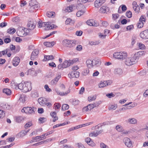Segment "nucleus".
I'll use <instances>...</instances> for the list:
<instances>
[{
  "label": "nucleus",
  "instance_id": "obj_1",
  "mask_svg": "<svg viewBox=\"0 0 148 148\" xmlns=\"http://www.w3.org/2000/svg\"><path fill=\"white\" fill-rule=\"evenodd\" d=\"M23 92L26 93L32 90L31 84L28 82H26L24 83H21L19 86Z\"/></svg>",
  "mask_w": 148,
  "mask_h": 148
},
{
  "label": "nucleus",
  "instance_id": "obj_2",
  "mask_svg": "<svg viewBox=\"0 0 148 148\" xmlns=\"http://www.w3.org/2000/svg\"><path fill=\"white\" fill-rule=\"evenodd\" d=\"M36 25V22L35 21L34 22L33 21H29L27 24L28 28L27 29H25V31L27 32V34H30L31 33H30L29 30L32 31L35 28Z\"/></svg>",
  "mask_w": 148,
  "mask_h": 148
},
{
  "label": "nucleus",
  "instance_id": "obj_3",
  "mask_svg": "<svg viewBox=\"0 0 148 148\" xmlns=\"http://www.w3.org/2000/svg\"><path fill=\"white\" fill-rule=\"evenodd\" d=\"M64 45L71 47L75 46L76 44L77 41L75 40H70L66 39L64 40Z\"/></svg>",
  "mask_w": 148,
  "mask_h": 148
},
{
  "label": "nucleus",
  "instance_id": "obj_4",
  "mask_svg": "<svg viewBox=\"0 0 148 148\" xmlns=\"http://www.w3.org/2000/svg\"><path fill=\"white\" fill-rule=\"evenodd\" d=\"M42 24H41L42 27H45V30H48L54 28L56 26L53 24H51L50 22H44L42 23Z\"/></svg>",
  "mask_w": 148,
  "mask_h": 148
},
{
  "label": "nucleus",
  "instance_id": "obj_5",
  "mask_svg": "<svg viewBox=\"0 0 148 148\" xmlns=\"http://www.w3.org/2000/svg\"><path fill=\"white\" fill-rule=\"evenodd\" d=\"M137 62L136 59L133 56L126 58L125 61V64L127 66H130Z\"/></svg>",
  "mask_w": 148,
  "mask_h": 148
},
{
  "label": "nucleus",
  "instance_id": "obj_6",
  "mask_svg": "<svg viewBox=\"0 0 148 148\" xmlns=\"http://www.w3.org/2000/svg\"><path fill=\"white\" fill-rule=\"evenodd\" d=\"M34 107H24L22 110V112H24L26 114H33L34 112Z\"/></svg>",
  "mask_w": 148,
  "mask_h": 148
},
{
  "label": "nucleus",
  "instance_id": "obj_7",
  "mask_svg": "<svg viewBox=\"0 0 148 148\" xmlns=\"http://www.w3.org/2000/svg\"><path fill=\"white\" fill-rule=\"evenodd\" d=\"M112 82L110 81H101L98 84L99 88H103L111 84Z\"/></svg>",
  "mask_w": 148,
  "mask_h": 148
},
{
  "label": "nucleus",
  "instance_id": "obj_8",
  "mask_svg": "<svg viewBox=\"0 0 148 148\" xmlns=\"http://www.w3.org/2000/svg\"><path fill=\"white\" fill-rule=\"evenodd\" d=\"M55 91L57 94L61 96H66L69 94L71 91V89L69 88L67 90L64 92H61L57 88L55 89Z\"/></svg>",
  "mask_w": 148,
  "mask_h": 148
},
{
  "label": "nucleus",
  "instance_id": "obj_9",
  "mask_svg": "<svg viewBox=\"0 0 148 148\" xmlns=\"http://www.w3.org/2000/svg\"><path fill=\"white\" fill-rule=\"evenodd\" d=\"M145 53L146 51H139L136 53L133 56L134 58L136 59V60L137 62L138 58L145 55Z\"/></svg>",
  "mask_w": 148,
  "mask_h": 148
},
{
  "label": "nucleus",
  "instance_id": "obj_10",
  "mask_svg": "<svg viewBox=\"0 0 148 148\" xmlns=\"http://www.w3.org/2000/svg\"><path fill=\"white\" fill-rule=\"evenodd\" d=\"M123 142L126 146L128 147H133L132 143L130 139L127 137H125L123 139Z\"/></svg>",
  "mask_w": 148,
  "mask_h": 148
},
{
  "label": "nucleus",
  "instance_id": "obj_11",
  "mask_svg": "<svg viewBox=\"0 0 148 148\" xmlns=\"http://www.w3.org/2000/svg\"><path fill=\"white\" fill-rule=\"evenodd\" d=\"M39 53V51L38 49H35L32 52L31 56L30 59L32 60H34L37 58L38 57V55Z\"/></svg>",
  "mask_w": 148,
  "mask_h": 148
},
{
  "label": "nucleus",
  "instance_id": "obj_12",
  "mask_svg": "<svg viewBox=\"0 0 148 148\" xmlns=\"http://www.w3.org/2000/svg\"><path fill=\"white\" fill-rule=\"evenodd\" d=\"M79 73L77 71H73L68 74V76L70 78H78L79 77Z\"/></svg>",
  "mask_w": 148,
  "mask_h": 148
},
{
  "label": "nucleus",
  "instance_id": "obj_13",
  "mask_svg": "<svg viewBox=\"0 0 148 148\" xmlns=\"http://www.w3.org/2000/svg\"><path fill=\"white\" fill-rule=\"evenodd\" d=\"M140 36L143 39H148V29L141 32Z\"/></svg>",
  "mask_w": 148,
  "mask_h": 148
},
{
  "label": "nucleus",
  "instance_id": "obj_14",
  "mask_svg": "<svg viewBox=\"0 0 148 148\" xmlns=\"http://www.w3.org/2000/svg\"><path fill=\"white\" fill-rule=\"evenodd\" d=\"M20 61L19 58L17 57H15L12 61V64L14 66H16L19 64Z\"/></svg>",
  "mask_w": 148,
  "mask_h": 148
},
{
  "label": "nucleus",
  "instance_id": "obj_15",
  "mask_svg": "<svg viewBox=\"0 0 148 148\" xmlns=\"http://www.w3.org/2000/svg\"><path fill=\"white\" fill-rule=\"evenodd\" d=\"M47 99L46 98L41 97L38 99V102L40 105L42 106H45L46 102H47Z\"/></svg>",
  "mask_w": 148,
  "mask_h": 148
},
{
  "label": "nucleus",
  "instance_id": "obj_16",
  "mask_svg": "<svg viewBox=\"0 0 148 148\" xmlns=\"http://www.w3.org/2000/svg\"><path fill=\"white\" fill-rule=\"evenodd\" d=\"M93 123V122H91L89 123H86L85 124H83L82 125H79L77 126L76 127H73V128H70L69 130L71 131L77 129L79 128L82 127L83 126H88L90 124H92Z\"/></svg>",
  "mask_w": 148,
  "mask_h": 148
},
{
  "label": "nucleus",
  "instance_id": "obj_17",
  "mask_svg": "<svg viewBox=\"0 0 148 148\" xmlns=\"http://www.w3.org/2000/svg\"><path fill=\"white\" fill-rule=\"evenodd\" d=\"M61 77V74H58L53 79L51 80V83L52 85H56L59 79Z\"/></svg>",
  "mask_w": 148,
  "mask_h": 148
},
{
  "label": "nucleus",
  "instance_id": "obj_18",
  "mask_svg": "<svg viewBox=\"0 0 148 148\" xmlns=\"http://www.w3.org/2000/svg\"><path fill=\"white\" fill-rule=\"evenodd\" d=\"M87 67L89 69L92 68L94 67L93 60L88 59L86 61Z\"/></svg>",
  "mask_w": 148,
  "mask_h": 148
},
{
  "label": "nucleus",
  "instance_id": "obj_19",
  "mask_svg": "<svg viewBox=\"0 0 148 148\" xmlns=\"http://www.w3.org/2000/svg\"><path fill=\"white\" fill-rule=\"evenodd\" d=\"M103 0H96L94 2V6L95 7L99 8L103 3L102 1Z\"/></svg>",
  "mask_w": 148,
  "mask_h": 148
},
{
  "label": "nucleus",
  "instance_id": "obj_20",
  "mask_svg": "<svg viewBox=\"0 0 148 148\" xmlns=\"http://www.w3.org/2000/svg\"><path fill=\"white\" fill-rule=\"evenodd\" d=\"M108 8L106 6H102L100 8L99 10L100 12L102 13H106L107 12L109 11Z\"/></svg>",
  "mask_w": 148,
  "mask_h": 148
},
{
  "label": "nucleus",
  "instance_id": "obj_21",
  "mask_svg": "<svg viewBox=\"0 0 148 148\" xmlns=\"http://www.w3.org/2000/svg\"><path fill=\"white\" fill-rule=\"evenodd\" d=\"M46 138V137H45V134H43L42 135L37 136L35 137H33L32 138V139H36V141H38L39 140H41L45 139Z\"/></svg>",
  "mask_w": 148,
  "mask_h": 148
},
{
  "label": "nucleus",
  "instance_id": "obj_22",
  "mask_svg": "<svg viewBox=\"0 0 148 148\" xmlns=\"http://www.w3.org/2000/svg\"><path fill=\"white\" fill-rule=\"evenodd\" d=\"M86 23L87 25L91 26H97L98 25V24L96 23L92 20H89L87 21Z\"/></svg>",
  "mask_w": 148,
  "mask_h": 148
},
{
  "label": "nucleus",
  "instance_id": "obj_23",
  "mask_svg": "<svg viewBox=\"0 0 148 148\" xmlns=\"http://www.w3.org/2000/svg\"><path fill=\"white\" fill-rule=\"evenodd\" d=\"M93 62L94 67H97L99 66L101 64V62L100 60L98 59L97 60H93Z\"/></svg>",
  "mask_w": 148,
  "mask_h": 148
},
{
  "label": "nucleus",
  "instance_id": "obj_24",
  "mask_svg": "<svg viewBox=\"0 0 148 148\" xmlns=\"http://www.w3.org/2000/svg\"><path fill=\"white\" fill-rule=\"evenodd\" d=\"M25 31H25V29L24 30L22 29L21 31H19V32H18V35L19 36L23 37L26 35H29L30 34H27V32H26V33H25L24 32Z\"/></svg>",
  "mask_w": 148,
  "mask_h": 148
},
{
  "label": "nucleus",
  "instance_id": "obj_25",
  "mask_svg": "<svg viewBox=\"0 0 148 148\" xmlns=\"http://www.w3.org/2000/svg\"><path fill=\"white\" fill-rule=\"evenodd\" d=\"M31 96L33 98H36L39 96V94L37 91L33 90L31 92Z\"/></svg>",
  "mask_w": 148,
  "mask_h": 148
},
{
  "label": "nucleus",
  "instance_id": "obj_26",
  "mask_svg": "<svg viewBox=\"0 0 148 148\" xmlns=\"http://www.w3.org/2000/svg\"><path fill=\"white\" fill-rule=\"evenodd\" d=\"M3 92L7 95H10L11 94V91L10 89L7 88H4L3 90Z\"/></svg>",
  "mask_w": 148,
  "mask_h": 148
},
{
  "label": "nucleus",
  "instance_id": "obj_27",
  "mask_svg": "<svg viewBox=\"0 0 148 148\" xmlns=\"http://www.w3.org/2000/svg\"><path fill=\"white\" fill-rule=\"evenodd\" d=\"M24 120V117L22 116H16L15 117V121L16 122L20 123L23 121Z\"/></svg>",
  "mask_w": 148,
  "mask_h": 148
},
{
  "label": "nucleus",
  "instance_id": "obj_28",
  "mask_svg": "<svg viewBox=\"0 0 148 148\" xmlns=\"http://www.w3.org/2000/svg\"><path fill=\"white\" fill-rule=\"evenodd\" d=\"M129 123L132 124H136L137 123V120L134 118H130L128 120Z\"/></svg>",
  "mask_w": 148,
  "mask_h": 148
},
{
  "label": "nucleus",
  "instance_id": "obj_29",
  "mask_svg": "<svg viewBox=\"0 0 148 148\" xmlns=\"http://www.w3.org/2000/svg\"><path fill=\"white\" fill-rule=\"evenodd\" d=\"M121 52L114 53L113 54V56L114 58L118 59H121Z\"/></svg>",
  "mask_w": 148,
  "mask_h": 148
},
{
  "label": "nucleus",
  "instance_id": "obj_30",
  "mask_svg": "<svg viewBox=\"0 0 148 148\" xmlns=\"http://www.w3.org/2000/svg\"><path fill=\"white\" fill-rule=\"evenodd\" d=\"M121 59L123 60L125 59L127 56V54L126 52H121Z\"/></svg>",
  "mask_w": 148,
  "mask_h": 148
},
{
  "label": "nucleus",
  "instance_id": "obj_31",
  "mask_svg": "<svg viewBox=\"0 0 148 148\" xmlns=\"http://www.w3.org/2000/svg\"><path fill=\"white\" fill-rule=\"evenodd\" d=\"M115 129L119 132H121L124 129L123 127L121 125H117L116 126Z\"/></svg>",
  "mask_w": 148,
  "mask_h": 148
},
{
  "label": "nucleus",
  "instance_id": "obj_32",
  "mask_svg": "<svg viewBox=\"0 0 148 148\" xmlns=\"http://www.w3.org/2000/svg\"><path fill=\"white\" fill-rule=\"evenodd\" d=\"M63 63L64 64V66L65 68L71 65L69 60H65Z\"/></svg>",
  "mask_w": 148,
  "mask_h": 148
},
{
  "label": "nucleus",
  "instance_id": "obj_33",
  "mask_svg": "<svg viewBox=\"0 0 148 148\" xmlns=\"http://www.w3.org/2000/svg\"><path fill=\"white\" fill-rule=\"evenodd\" d=\"M15 31V29L12 27L10 28L7 30L8 33L10 34H13Z\"/></svg>",
  "mask_w": 148,
  "mask_h": 148
},
{
  "label": "nucleus",
  "instance_id": "obj_34",
  "mask_svg": "<svg viewBox=\"0 0 148 148\" xmlns=\"http://www.w3.org/2000/svg\"><path fill=\"white\" fill-rule=\"evenodd\" d=\"M114 73L116 74L121 75L122 73V70L120 68L116 69L114 70Z\"/></svg>",
  "mask_w": 148,
  "mask_h": 148
},
{
  "label": "nucleus",
  "instance_id": "obj_35",
  "mask_svg": "<svg viewBox=\"0 0 148 148\" xmlns=\"http://www.w3.org/2000/svg\"><path fill=\"white\" fill-rule=\"evenodd\" d=\"M97 97V96L96 95H94L93 96H91L89 97H88V100L89 101H95Z\"/></svg>",
  "mask_w": 148,
  "mask_h": 148
},
{
  "label": "nucleus",
  "instance_id": "obj_36",
  "mask_svg": "<svg viewBox=\"0 0 148 148\" xmlns=\"http://www.w3.org/2000/svg\"><path fill=\"white\" fill-rule=\"evenodd\" d=\"M73 21H72L70 18H68L65 21V23L66 25H72L73 24Z\"/></svg>",
  "mask_w": 148,
  "mask_h": 148
},
{
  "label": "nucleus",
  "instance_id": "obj_37",
  "mask_svg": "<svg viewBox=\"0 0 148 148\" xmlns=\"http://www.w3.org/2000/svg\"><path fill=\"white\" fill-rule=\"evenodd\" d=\"M69 108V106L68 104H64L62 105V110L64 111L68 109Z\"/></svg>",
  "mask_w": 148,
  "mask_h": 148
},
{
  "label": "nucleus",
  "instance_id": "obj_38",
  "mask_svg": "<svg viewBox=\"0 0 148 148\" xmlns=\"http://www.w3.org/2000/svg\"><path fill=\"white\" fill-rule=\"evenodd\" d=\"M37 3L36 0H31L29 2V5L32 7L35 5L36 4H37Z\"/></svg>",
  "mask_w": 148,
  "mask_h": 148
},
{
  "label": "nucleus",
  "instance_id": "obj_39",
  "mask_svg": "<svg viewBox=\"0 0 148 148\" xmlns=\"http://www.w3.org/2000/svg\"><path fill=\"white\" fill-rule=\"evenodd\" d=\"M137 44L140 49H144L146 48L145 45L141 43H138Z\"/></svg>",
  "mask_w": 148,
  "mask_h": 148
},
{
  "label": "nucleus",
  "instance_id": "obj_40",
  "mask_svg": "<svg viewBox=\"0 0 148 148\" xmlns=\"http://www.w3.org/2000/svg\"><path fill=\"white\" fill-rule=\"evenodd\" d=\"M73 6L71 5L69 7H68L66 10V12H71L73 10Z\"/></svg>",
  "mask_w": 148,
  "mask_h": 148
},
{
  "label": "nucleus",
  "instance_id": "obj_41",
  "mask_svg": "<svg viewBox=\"0 0 148 148\" xmlns=\"http://www.w3.org/2000/svg\"><path fill=\"white\" fill-rule=\"evenodd\" d=\"M55 13L53 12H48L47 13V15L48 17H50L52 16H54Z\"/></svg>",
  "mask_w": 148,
  "mask_h": 148
},
{
  "label": "nucleus",
  "instance_id": "obj_42",
  "mask_svg": "<svg viewBox=\"0 0 148 148\" xmlns=\"http://www.w3.org/2000/svg\"><path fill=\"white\" fill-rule=\"evenodd\" d=\"M44 58L46 60H49L53 59V57L52 55L46 56H44Z\"/></svg>",
  "mask_w": 148,
  "mask_h": 148
},
{
  "label": "nucleus",
  "instance_id": "obj_43",
  "mask_svg": "<svg viewBox=\"0 0 148 148\" xmlns=\"http://www.w3.org/2000/svg\"><path fill=\"white\" fill-rule=\"evenodd\" d=\"M25 97L24 95H21L19 98V100L22 102H24L25 101Z\"/></svg>",
  "mask_w": 148,
  "mask_h": 148
},
{
  "label": "nucleus",
  "instance_id": "obj_44",
  "mask_svg": "<svg viewBox=\"0 0 148 148\" xmlns=\"http://www.w3.org/2000/svg\"><path fill=\"white\" fill-rule=\"evenodd\" d=\"M84 12L83 10H80L78 11L76 13V15L77 17H80L81 15H82Z\"/></svg>",
  "mask_w": 148,
  "mask_h": 148
},
{
  "label": "nucleus",
  "instance_id": "obj_45",
  "mask_svg": "<svg viewBox=\"0 0 148 148\" xmlns=\"http://www.w3.org/2000/svg\"><path fill=\"white\" fill-rule=\"evenodd\" d=\"M134 10L136 12H138L140 10V8L138 5H136V6H133Z\"/></svg>",
  "mask_w": 148,
  "mask_h": 148
},
{
  "label": "nucleus",
  "instance_id": "obj_46",
  "mask_svg": "<svg viewBox=\"0 0 148 148\" xmlns=\"http://www.w3.org/2000/svg\"><path fill=\"white\" fill-rule=\"evenodd\" d=\"M69 60L71 65L78 61V58H75L73 59L72 60Z\"/></svg>",
  "mask_w": 148,
  "mask_h": 148
},
{
  "label": "nucleus",
  "instance_id": "obj_47",
  "mask_svg": "<svg viewBox=\"0 0 148 148\" xmlns=\"http://www.w3.org/2000/svg\"><path fill=\"white\" fill-rule=\"evenodd\" d=\"M117 108V106L116 105L114 104L112 105L109 107V110H115Z\"/></svg>",
  "mask_w": 148,
  "mask_h": 148
},
{
  "label": "nucleus",
  "instance_id": "obj_48",
  "mask_svg": "<svg viewBox=\"0 0 148 148\" xmlns=\"http://www.w3.org/2000/svg\"><path fill=\"white\" fill-rule=\"evenodd\" d=\"M126 15L128 18H130L132 16V13L130 11H127L126 13Z\"/></svg>",
  "mask_w": 148,
  "mask_h": 148
},
{
  "label": "nucleus",
  "instance_id": "obj_49",
  "mask_svg": "<svg viewBox=\"0 0 148 148\" xmlns=\"http://www.w3.org/2000/svg\"><path fill=\"white\" fill-rule=\"evenodd\" d=\"M146 17L145 16H142L139 19V21L144 23L145 21Z\"/></svg>",
  "mask_w": 148,
  "mask_h": 148
},
{
  "label": "nucleus",
  "instance_id": "obj_50",
  "mask_svg": "<svg viewBox=\"0 0 148 148\" xmlns=\"http://www.w3.org/2000/svg\"><path fill=\"white\" fill-rule=\"evenodd\" d=\"M39 7V5H38V3H37V4H36L35 5L32 7H31V9H34V10H37L38 8Z\"/></svg>",
  "mask_w": 148,
  "mask_h": 148
},
{
  "label": "nucleus",
  "instance_id": "obj_51",
  "mask_svg": "<svg viewBox=\"0 0 148 148\" xmlns=\"http://www.w3.org/2000/svg\"><path fill=\"white\" fill-rule=\"evenodd\" d=\"M54 107L55 109H60V105L59 103H56L54 104Z\"/></svg>",
  "mask_w": 148,
  "mask_h": 148
},
{
  "label": "nucleus",
  "instance_id": "obj_52",
  "mask_svg": "<svg viewBox=\"0 0 148 148\" xmlns=\"http://www.w3.org/2000/svg\"><path fill=\"white\" fill-rule=\"evenodd\" d=\"M144 24V23L139 21L137 24V27L139 28H141L143 27Z\"/></svg>",
  "mask_w": 148,
  "mask_h": 148
},
{
  "label": "nucleus",
  "instance_id": "obj_53",
  "mask_svg": "<svg viewBox=\"0 0 148 148\" xmlns=\"http://www.w3.org/2000/svg\"><path fill=\"white\" fill-rule=\"evenodd\" d=\"M5 116V112L3 110L0 109V119L3 118Z\"/></svg>",
  "mask_w": 148,
  "mask_h": 148
},
{
  "label": "nucleus",
  "instance_id": "obj_54",
  "mask_svg": "<svg viewBox=\"0 0 148 148\" xmlns=\"http://www.w3.org/2000/svg\"><path fill=\"white\" fill-rule=\"evenodd\" d=\"M53 140V138H50L47 139L46 140L41 141L42 144H44L47 142L51 141Z\"/></svg>",
  "mask_w": 148,
  "mask_h": 148
},
{
  "label": "nucleus",
  "instance_id": "obj_55",
  "mask_svg": "<svg viewBox=\"0 0 148 148\" xmlns=\"http://www.w3.org/2000/svg\"><path fill=\"white\" fill-rule=\"evenodd\" d=\"M97 136V134L96 133V132H93L90 133L89 134L90 137H96Z\"/></svg>",
  "mask_w": 148,
  "mask_h": 148
},
{
  "label": "nucleus",
  "instance_id": "obj_56",
  "mask_svg": "<svg viewBox=\"0 0 148 148\" xmlns=\"http://www.w3.org/2000/svg\"><path fill=\"white\" fill-rule=\"evenodd\" d=\"M46 120V119L45 118H40L39 119V123H44Z\"/></svg>",
  "mask_w": 148,
  "mask_h": 148
},
{
  "label": "nucleus",
  "instance_id": "obj_57",
  "mask_svg": "<svg viewBox=\"0 0 148 148\" xmlns=\"http://www.w3.org/2000/svg\"><path fill=\"white\" fill-rule=\"evenodd\" d=\"M44 88L48 92H50L51 91V90L49 88L47 85H45Z\"/></svg>",
  "mask_w": 148,
  "mask_h": 148
},
{
  "label": "nucleus",
  "instance_id": "obj_58",
  "mask_svg": "<svg viewBox=\"0 0 148 148\" xmlns=\"http://www.w3.org/2000/svg\"><path fill=\"white\" fill-rule=\"evenodd\" d=\"M44 45L47 47H51V42H45L43 43Z\"/></svg>",
  "mask_w": 148,
  "mask_h": 148
},
{
  "label": "nucleus",
  "instance_id": "obj_59",
  "mask_svg": "<svg viewBox=\"0 0 148 148\" xmlns=\"http://www.w3.org/2000/svg\"><path fill=\"white\" fill-rule=\"evenodd\" d=\"M101 103V101H98L96 102L95 103H94L93 104L94 105L95 107H96L98 106Z\"/></svg>",
  "mask_w": 148,
  "mask_h": 148
},
{
  "label": "nucleus",
  "instance_id": "obj_60",
  "mask_svg": "<svg viewBox=\"0 0 148 148\" xmlns=\"http://www.w3.org/2000/svg\"><path fill=\"white\" fill-rule=\"evenodd\" d=\"M136 105V104L134 103H133L132 105H127V109H131L132 108L135 107Z\"/></svg>",
  "mask_w": 148,
  "mask_h": 148
},
{
  "label": "nucleus",
  "instance_id": "obj_61",
  "mask_svg": "<svg viewBox=\"0 0 148 148\" xmlns=\"http://www.w3.org/2000/svg\"><path fill=\"white\" fill-rule=\"evenodd\" d=\"M77 50L81 51L82 49V47L81 45H78L76 48Z\"/></svg>",
  "mask_w": 148,
  "mask_h": 148
},
{
  "label": "nucleus",
  "instance_id": "obj_62",
  "mask_svg": "<svg viewBox=\"0 0 148 148\" xmlns=\"http://www.w3.org/2000/svg\"><path fill=\"white\" fill-rule=\"evenodd\" d=\"M87 2V0H78L77 2L80 4H83Z\"/></svg>",
  "mask_w": 148,
  "mask_h": 148
},
{
  "label": "nucleus",
  "instance_id": "obj_63",
  "mask_svg": "<svg viewBox=\"0 0 148 148\" xmlns=\"http://www.w3.org/2000/svg\"><path fill=\"white\" fill-rule=\"evenodd\" d=\"M89 43L91 45H96L98 44V42L96 41H90L89 42Z\"/></svg>",
  "mask_w": 148,
  "mask_h": 148
},
{
  "label": "nucleus",
  "instance_id": "obj_64",
  "mask_svg": "<svg viewBox=\"0 0 148 148\" xmlns=\"http://www.w3.org/2000/svg\"><path fill=\"white\" fill-rule=\"evenodd\" d=\"M101 148H108V147L103 143H101L100 145Z\"/></svg>",
  "mask_w": 148,
  "mask_h": 148
}]
</instances>
